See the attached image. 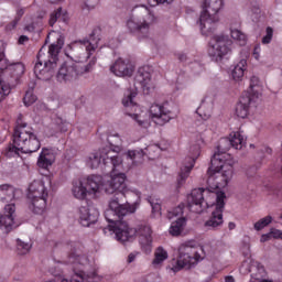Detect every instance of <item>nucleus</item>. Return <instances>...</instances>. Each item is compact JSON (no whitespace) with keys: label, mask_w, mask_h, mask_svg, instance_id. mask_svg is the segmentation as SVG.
<instances>
[{"label":"nucleus","mask_w":282,"mask_h":282,"mask_svg":"<svg viewBox=\"0 0 282 282\" xmlns=\"http://www.w3.org/2000/svg\"><path fill=\"white\" fill-rule=\"evenodd\" d=\"M100 162H102V154L99 150L98 152L89 155V158L87 160V165L90 169H98L100 166Z\"/></svg>","instance_id":"34"},{"label":"nucleus","mask_w":282,"mask_h":282,"mask_svg":"<svg viewBox=\"0 0 282 282\" xmlns=\"http://www.w3.org/2000/svg\"><path fill=\"white\" fill-rule=\"evenodd\" d=\"M225 282H235V278L232 275H227Z\"/></svg>","instance_id":"61"},{"label":"nucleus","mask_w":282,"mask_h":282,"mask_svg":"<svg viewBox=\"0 0 282 282\" xmlns=\"http://www.w3.org/2000/svg\"><path fill=\"white\" fill-rule=\"evenodd\" d=\"M150 115L155 124L163 127L166 122H171V110L166 109L164 106L153 104L150 107Z\"/></svg>","instance_id":"18"},{"label":"nucleus","mask_w":282,"mask_h":282,"mask_svg":"<svg viewBox=\"0 0 282 282\" xmlns=\"http://www.w3.org/2000/svg\"><path fill=\"white\" fill-rule=\"evenodd\" d=\"M95 65L96 57H93L86 65L74 61L64 62L57 72V80H59V83L76 80L78 76H85V74L94 72Z\"/></svg>","instance_id":"8"},{"label":"nucleus","mask_w":282,"mask_h":282,"mask_svg":"<svg viewBox=\"0 0 282 282\" xmlns=\"http://www.w3.org/2000/svg\"><path fill=\"white\" fill-rule=\"evenodd\" d=\"M55 124L57 126V131H62L63 133H65V131H67V123H65V121H63V118L57 117L55 119Z\"/></svg>","instance_id":"48"},{"label":"nucleus","mask_w":282,"mask_h":282,"mask_svg":"<svg viewBox=\"0 0 282 282\" xmlns=\"http://www.w3.org/2000/svg\"><path fill=\"white\" fill-rule=\"evenodd\" d=\"M177 58L181 63H185V61L187 59V56L185 53H178L177 54Z\"/></svg>","instance_id":"57"},{"label":"nucleus","mask_w":282,"mask_h":282,"mask_svg":"<svg viewBox=\"0 0 282 282\" xmlns=\"http://www.w3.org/2000/svg\"><path fill=\"white\" fill-rule=\"evenodd\" d=\"M149 204L151 205L152 207V213L155 215V214H159L161 215V210H162V203L160 202V198H155L153 196H150L149 199H148Z\"/></svg>","instance_id":"40"},{"label":"nucleus","mask_w":282,"mask_h":282,"mask_svg":"<svg viewBox=\"0 0 282 282\" xmlns=\"http://www.w3.org/2000/svg\"><path fill=\"white\" fill-rule=\"evenodd\" d=\"M98 30L95 29L89 35V39L79 40L77 43H80V45L86 46V52H88L87 58L91 56V52H96L98 48V43L100 41V37L98 36Z\"/></svg>","instance_id":"23"},{"label":"nucleus","mask_w":282,"mask_h":282,"mask_svg":"<svg viewBox=\"0 0 282 282\" xmlns=\"http://www.w3.org/2000/svg\"><path fill=\"white\" fill-rule=\"evenodd\" d=\"M14 213H17V207L14 204H9L4 207V214L0 215V228L10 232L13 228L19 226L17 221H14Z\"/></svg>","instance_id":"17"},{"label":"nucleus","mask_w":282,"mask_h":282,"mask_svg":"<svg viewBox=\"0 0 282 282\" xmlns=\"http://www.w3.org/2000/svg\"><path fill=\"white\" fill-rule=\"evenodd\" d=\"M231 39L237 41L240 46H243L248 43V36H246L243 32L237 29L231 30Z\"/></svg>","instance_id":"36"},{"label":"nucleus","mask_w":282,"mask_h":282,"mask_svg":"<svg viewBox=\"0 0 282 282\" xmlns=\"http://www.w3.org/2000/svg\"><path fill=\"white\" fill-rule=\"evenodd\" d=\"M101 153V160L104 166H108V169L111 170V173L116 171L117 166H120L122 164V159L118 155L120 151H116V149L111 147H105L102 149H99Z\"/></svg>","instance_id":"14"},{"label":"nucleus","mask_w":282,"mask_h":282,"mask_svg":"<svg viewBox=\"0 0 282 282\" xmlns=\"http://www.w3.org/2000/svg\"><path fill=\"white\" fill-rule=\"evenodd\" d=\"M41 149V141L34 133L32 128H28V123L21 122V118L18 119V126L13 132V144L8 147L7 155L10 158V153L19 155L21 153H36Z\"/></svg>","instance_id":"2"},{"label":"nucleus","mask_w":282,"mask_h":282,"mask_svg":"<svg viewBox=\"0 0 282 282\" xmlns=\"http://www.w3.org/2000/svg\"><path fill=\"white\" fill-rule=\"evenodd\" d=\"M271 239H272V234L269 232V234L262 235L260 241L261 243H265V241H270Z\"/></svg>","instance_id":"55"},{"label":"nucleus","mask_w":282,"mask_h":282,"mask_svg":"<svg viewBox=\"0 0 282 282\" xmlns=\"http://www.w3.org/2000/svg\"><path fill=\"white\" fill-rule=\"evenodd\" d=\"M37 166L40 169H47L48 166H52V154L50 153V150L43 149L39 159H37Z\"/></svg>","instance_id":"29"},{"label":"nucleus","mask_w":282,"mask_h":282,"mask_svg":"<svg viewBox=\"0 0 282 282\" xmlns=\"http://www.w3.org/2000/svg\"><path fill=\"white\" fill-rule=\"evenodd\" d=\"M229 140L232 149L241 150L246 147V140L243 139V135H241V132H232Z\"/></svg>","instance_id":"31"},{"label":"nucleus","mask_w":282,"mask_h":282,"mask_svg":"<svg viewBox=\"0 0 282 282\" xmlns=\"http://www.w3.org/2000/svg\"><path fill=\"white\" fill-rule=\"evenodd\" d=\"M61 12H63V8L59 7L57 10L53 11L50 14L48 24L51 25V28H54L56 21L61 20Z\"/></svg>","instance_id":"43"},{"label":"nucleus","mask_w":282,"mask_h":282,"mask_svg":"<svg viewBox=\"0 0 282 282\" xmlns=\"http://www.w3.org/2000/svg\"><path fill=\"white\" fill-rule=\"evenodd\" d=\"M108 143L111 149H115V151H121L122 149V139H120L119 134H110L108 137Z\"/></svg>","instance_id":"37"},{"label":"nucleus","mask_w":282,"mask_h":282,"mask_svg":"<svg viewBox=\"0 0 282 282\" xmlns=\"http://www.w3.org/2000/svg\"><path fill=\"white\" fill-rule=\"evenodd\" d=\"M63 47V41L57 40V44L42 46L37 53V62L34 66V74L40 80H50L56 74L58 63V52Z\"/></svg>","instance_id":"3"},{"label":"nucleus","mask_w":282,"mask_h":282,"mask_svg":"<svg viewBox=\"0 0 282 282\" xmlns=\"http://www.w3.org/2000/svg\"><path fill=\"white\" fill-rule=\"evenodd\" d=\"M199 259H202V256L198 254L197 250H195V247L188 243L181 245L178 248V258L174 270L176 272L184 268L185 270H191V268H193V265H195Z\"/></svg>","instance_id":"10"},{"label":"nucleus","mask_w":282,"mask_h":282,"mask_svg":"<svg viewBox=\"0 0 282 282\" xmlns=\"http://www.w3.org/2000/svg\"><path fill=\"white\" fill-rule=\"evenodd\" d=\"M184 226H186V218H178L176 221L172 223L170 227V235H172V237H180L184 230Z\"/></svg>","instance_id":"30"},{"label":"nucleus","mask_w":282,"mask_h":282,"mask_svg":"<svg viewBox=\"0 0 282 282\" xmlns=\"http://www.w3.org/2000/svg\"><path fill=\"white\" fill-rule=\"evenodd\" d=\"M6 57L3 51H0V63ZM2 78L4 83H7L6 87H9V91L12 87H17L19 83H21V78L25 74V64L18 62L9 64L4 69L0 67Z\"/></svg>","instance_id":"9"},{"label":"nucleus","mask_w":282,"mask_h":282,"mask_svg":"<svg viewBox=\"0 0 282 282\" xmlns=\"http://www.w3.org/2000/svg\"><path fill=\"white\" fill-rule=\"evenodd\" d=\"M127 174H111L110 180L102 184V188L107 195H113L109 202V208L105 212L107 221H118L120 217L133 215L138 207L135 204H124L127 193Z\"/></svg>","instance_id":"1"},{"label":"nucleus","mask_w":282,"mask_h":282,"mask_svg":"<svg viewBox=\"0 0 282 282\" xmlns=\"http://www.w3.org/2000/svg\"><path fill=\"white\" fill-rule=\"evenodd\" d=\"M59 21H63V23H67V21H69V17L67 15L66 11H61Z\"/></svg>","instance_id":"56"},{"label":"nucleus","mask_w":282,"mask_h":282,"mask_svg":"<svg viewBox=\"0 0 282 282\" xmlns=\"http://www.w3.org/2000/svg\"><path fill=\"white\" fill-rule=\"evenodd\" d=\"M204 193H206V189L196 188L193 189L189 195H187V207L191 213L202 215V213L209 207L206 199H204Z\"/></svg>","instance_id":"13"},{"label":"nucleus","mask_w":282,"mask_h":282,"mask_svg":"<svg viewBox=\"0 0 282 282\" xmlns=\"http://www.w3.org/2000/svg\"><path fill=\"white\" fill-rule=\"evenodd\" d=\"M134 80L141 85L144 94H151V89H155L153 82H151V70L148 66H143L138 69Z\"/></svg>","instance_id":"19"},{"label":"nucleus","mask_w":282,"mask_h":282,"mask_svg":"<svg viewBox=\"0 0 282 282\" xmlns=\"http://www.w3.org/2000/svg\"><path fill=\"white\" fill-rule=\"evenodd\" d=\"M135 257H138V253H130L128 256V263H133L135 261Z\"/></svg>","instance_id":"58"},{"label":"nucleus","mask_w":282,"mask_h":282,"mask_svg":"<svg viewBox=\"0 0 282 282\" xmlns=\"http://www.w3.org/2000/svg\"><path fill=\"white\" fill-rule=\"evenodd\" d=\"M65 250L68 254V262L73 265H85L87 262V257L80 251V243L67 242L65 245Z\"/></svg>","instance_id":"15"},{"label":"nucleus","mask_w":282,"mask_h":282,"mask_svg":"<svg viewBox=\"0 0 282 282\" xmlns=\"http://www.w3.org/2000/svg\"><path fill=\"white\" fill-rule=\"evenodd\" d=\"M196 113H198L203 120H208V118H210V110L204 112V106L197 108Z\"/></svg>","instance_id":"50"},{"label":"nucleus","mask_w":282,"mask_h":282,"mask_svg":"<svg viewBox=\"0 0 282 282\" xmlns=\"http://www.w3.org/2000/svg\"><path fill=\"white\" fill-rule=\"evenodd\" d=\"M25 30H28V32H34V24L26 25Z\"/></svg>","instance_id":"60"},{"label":"nucleus","mask_w":282,"mask_h":282,"mask_svg":"<svg viewBox=\"0 0 282 282\" xmlns=\"http://www.w3.org/2000/svg\"><path fill=\"white\" fill-rule=\"evenodd\" d=\"M6 96H10V87L6 86V82L0 80V102Z\"/></svg>","instance_id":"46"},{"label":"nucleus","mask_w":282,"mask_h":282,"mask_svg":"<svg viewBox=\"0 0 282 282\" xmlns=\"http://www.w3.org/2000/svg\"><path fill=\"white\" fill-rule=\"evenodd\" d=\"M221 8H224V0H204L198 23L200 32L205 36L215 32V25L219 23V11Z\"/></svg>","instance_id":"7"},{"label":"nucleus","mask_w":282,"mask_h":282,"mask_svg":"<svg viewBox=\"0 0 282 282\" xmlns=\"http://www.w3.org/2000/svg\"><path fill=\"white\" fill-rule=\"evenodd\" d=\"M270 224H272V216H265L264 218L258 220L253 228L254 230H263V228H265L267 226H270Z\"/></svg>","instance_id":"41"},{"label":"nucleus","mask_w":282,"mask_h":282,"mask_svg":"<svg viewBox=\"0 0 282 282\" xmlns=\"http://www.w3.org/2000/svg\"><path fill=\"white\" fill-rule=\"evenodd\" d=\"M47 187L43 181H33L29 186V199H34L36 197H47Z\"/></svg>","instance_id":"22"},{"label":"nucleus","mask_w":282,"mask_h":282,"mask_svg":"<svg viewBox=\"0 0 282 282\" xmlns=\"http://www.w3.org/2000/svg\"><path fill=\"white\" fill-rule=\"evenodd\" d=\"M98 217H100V213L96 207L89 205L79 207V224L84 226V228H89V226L96 224Z\"/></svg>","instance_id":"16"},{"label":"nucleus","mask_w":282,"mask_h":282,"mask_svg":"<svg viewBox=\"0 0 282 282\" xmlns=\"http://www.w3.org/2000/svg\"><path fill=\"white\" fill-rule=\"evenodd\" d=\"M261 91H263V86L261 85L259 77L252 76L250 79L249 90H247V93H249L250 96L254 100H257V98H259V96H261Z\"/></svg>","instance_id":"28"},{"label":"nucleus","mask_w":282,"mask_h":282,"mask_svg":"<svg viewBox=\"0 0 282 282\" xmlns=\"http://www.w3.org/2000/svg\"><path fill=\"white\" fill-rule=\"evenodd\" d=\"M246 65L248 62L246 59H241L232 69L231 76L234 80H241L243 78V73L246 72Z\"/></svg>","instance_id":"32"},{"label":"nucleus","mask_w":282,"mask_h":282,"mask_svg":"<svg viewBox=\"0 0 282 282\" xmlns=\"http://www.w3.org/2000/svg\"><path fill=\"white\" fill-rule=\"evenodd\" d=\"M26 41H30V39L26 35H21L19 37L20 45H23V43H26Z\"/></svg>","instance_id":"59"},{"label":"nucleus","mask_w":282,"mask_h":282,"mask_svg":"<svg viewBox=\"0 0 282 282\" xmlns=\"http://www.w3.org/2000/svg\"><path fill=\"white\" fill-rule=\"evenodd\" d=\"M154 260H153V265H160V263H162L163 261H166V259H169V252H166V250H164V248L159 247L155 251L154 254Z\"/></svg>","instance_id":"35"},{"label":"nucleus","mask_w":282,"mask_h":282,"mask_svg":"<svg viewBox=\"0 0 282 282\" xmlns=\"http://www.w3.org/2000/svg\"><path fill=\"white\" fill-rule=\"evenodd\" d=\"M271 237H273V239H282V231L279 229H273L271 231Z\"/></svg>","instance_id":"53"},{"label":"nucleus","mask_w":282,"mask_h":282,"mask_svg":"<svg viewBox=\"0 0 282 282\" xmlns=\"http://www.w3.org/2000/svg\"><path fill=\"white\" fill-rule=\"evenodd\" d=\"M224 199H226V193H216V209L212 213L209 219L204 224V227L207 230H215L219 228V226L224 225V208L226 206V202H224Z\"/></svg>","instance_id":"12"},{"label":"nucleus","mask_w":282,"mask_h":282,"mask_svg":"<svg viewBox=\"0 0 282 282\" xmlns=\"http://www.w3.org/2000/svg\"><path fill=\"white\" fill-rule=\"evenodd\" d=\"M232 166H235V160L219 158V154H214L210 160V166L207 171V175L210 178L214 177L217 188L228 186L230 180H232Z\"/></svg>","instance_id":"6"},{"label":"nucleus","mask_w":282,"mask_h":282,"mask_svg":"<svg viewBox=\"0 0 282 282\" xmlns=\"http://www.w3.org/2000/svg\"><path fill=\"white\" fill-rule=\"evenodd\" d=\"M214 44L208 50V55L210 56L212 61L219 63L226 54H230L232 51V40L228 37V35H214L213 37Z\"/></svg>","instance_id":"11"},{"label":"nucleus","mask_w":282,"mask_h":282,"mask_svg":"<svg viewBox=\"0 0 282 282\" xmlns=\"http://www.w3.org/2000/svg\"><path fill=\"white\" fill-rule=\"evenodd\" d=\"M23 102L25 107H31V105H34L36 102V95H34L32 90L26 91L23 98Z\"/></svg>","instance_id":"42"},{"label":"nucleus","mask_w":282,"mask_h":282,"mask_svg":"<svg viewBox=\"0 0 282 282\" xmlns=\"http://www.w3.org/2000/svg\"><path fill=\"white\" fill-rule=\"evenodd\" d=\"M180 215H184V204H180L172 212H169L167 219H173V217H180Z\"/></svg>","instance_id":"45"},{"label":"nucleus","mask_w":282,"mask_h":282,"mask_svg":"<svg viewBox=\"0 0 282 282\" xmlns=\"http://www.w3.org/2000/svg\"><path fill=\"white\" fill-rule=\"evenodd\" d=\"M24 14H25V11L23 9L18 10L14 20L11 22L12 28H17V25L21 21V17H23Z\"/></svg>","instance_id":"49"},{"label":"nucleus","mask_w":282,"mask_h":282,"mask_svg":"<svg viewBox=\"0 0 282 282\" xmlns=\"http://www.w3.org/2000/svg\"><path fill=\"white\" fill-rule=\"evenodd\" d=\"M100 182H102V178L97 175H90L84 181V184L89 195H91V193L95 194L100 191Z\"/></svg>","instance_id":"26"},{"label":"nucleus","mask_w":282,"mask_h":282,"mask_svg":"<svg viewBox=\"0 0 282 282\" xmlns=\"http://www.w3.org/2000/svg\"><path fill=\"white\" fill-rule=\"evenodd\" d=\"M155 21V15L144 6L135 7L132 11V18L127 21V28L131 34L139 39H149L151 34V24Z\"/></svg>","instance_id":"4"},{"label":"nucleus","mask_w":282,"mask_h":282,"mask_svg":"<svg viewBox=\"0 0 282 282\" xmlns=\"http://www.w3.org/2000/svg\"><path fill=\"white\" fill-rule=\"evenodd\" d=\"M110 72L115 74V76H128V78H130V76H133V66L130 63L124 62L122 58H119L112 66H110Z\"/></svg>","instance_id":"21"},{"label":"nucleus","mask_w":282,"mask_h":282,"mask_svg":"<svg viewBox=\"0 0 282 282\" xmlns=\"http://www.w3.org/2000/svg\"><path fill=\"white\" fill-rule=\"evenodd\" d=\"M138 96L137 93H129L123 99H122V105L123 107H135L137 104L133 101V98Z\"/></svg>","instance_id":"44"},{"label":"nucleus","mask_w":282,"mask_h":282,"mask_svg":"<svg viewBox=\"0 0 282 282\" xmlns=\"http://www.w3.org/2000/svg\"><path fill=\"white\" fill-rule=\"evenodd\" d=\"M127 155L132 160L133 164H142V162H144V155H147V152H144V150H129Z\"/></svg>","instance_id":"33"},{"label":"nucleus","mask_w":282,"mask_h":282,"mask_svg":"<svg viewBox=\"0 0 282 282\" xmlns=\"http://www.w3.org/2000/svg\"><path fill=\"white\" fill-rule=\"evenodd\" d=\"M122 219H124V216H119L118 221H108V224L113 225L118 241L124 243L127 241H131V239L138 235L141 246H151L153 239L151 238L152 231L150 226L141 225L138 229H135L129 227V224Z\"/></svg>","instance_id":"5"},{"label":"nucleus","mask_w":282,"mask_h":282,"mask_svg":"<svg viewBox=\"0 0 282 282\" xmlns=\"http://www.w3.org/2000/svg\"><path fill=\"white\" fill-rule=\"evenodd\" d=\"M31 202V210L35 215H43L45 213V209L47 208V197H35V198H29Z\"/></svg>","instance_id":"25"},{"label":"nucleus","mask_w":282,"mask_h":282,"mask_svg":"<svg viewBox=\"0 0 282 282\" xmlns=\"http://www.w3.org/2000/svg\"><path fill=\"white\" fill-rule=\"evenodd\" d=\"M18 254H28L32 250V243L25 240H17Z\"/></svg>","instance_id":"38"},{"label":"nucleus","mask_w":282,"mask_h":282,"mask_svg":"<svg viewBox=\"0 0 282 282\" xmlns=\"http://www.w3.org/2000/svg\"><path fill=\"white\" fill-rule=\"evenodd\" d=\"M194 164H191L188 166H185L184 169H181V173L177 178L178 186H182L186 180H188V175L191 174V171H193Z\"/></svg>","instance_id":"39"},{"label":"nucleus","mask_w":282,"mask_h":282,"mask_svg":"<svg viewBox=\"0 0 282 282\" xmlns=\"http://www.w3.org/2000/svg\"><path fill=\"white\" fill-rule=\"evenodd\" d=\"M133 120H135L139 124V127H144L147 124V121L140 119V115H130Z\"/></svg>","instance_id":"52"},{"label":"nucleus","mask_w":282,"mask_h":282,"mask_svg":"<svg viewBox=\"0 0 282 282\" xmlns=\"http://www.w3.org/2000/svg\"><path fill=\"white\" fill-rule=\"evenodd\" d=\"M267 153H272V149H268V150H267Z\"/></svg>","instance_id":"64"},{"label":"nucleus","mask_w":282,"mask_h":282,"mask_svg":"<svg viewBox=\"0 0 282 282\" xmlns=\"http://www.w3.org/2000/svg\"><path fill=\"white\" fill-rule=\"evenodd\" d=\"M273 34H274V30L271 26H268L267 34H265V36L262 37V43L264 45H268V43H270V41H272Z\"/></svg>","instance_id":"47"},{"label":"nucleus","mask_w":282,"mask_h":282,"mask_svg":"<svg viewBox=\"0 0 282 282\" xmlns=\"http://www.w3.org/2000/svg\"><path fill=\"white\" fill-rule=\"evenodd\" d=\"M254 97L250 93H242L240 99L236 106V116L238 118H248L250 106L254 102Z\"/></svg>","instance_id":"20"},{"label":"nucleus","mask_w":282,"mask_h":282,"mask_svg":"<svg viewBox=\"0 0 282 282\" xmlns=\"http://www.w3.org/2000/svg\"><path fill=\"white\" fill-rule=\"evenodd\" d=\"M155 1H156V3H167V6H169V4H171V2L173 0H155Z\"/></svg>","instance_id":"62"},{"label":"nucleus","mask_w":282,"mask_h":282,"mask_svg":"<svg viewBox=\"0 0 282 282\" xmlns=\"http://www.w3.org/2000/svg\"><path fill=\"white\" fill-rule=\"evenodd\" d=\"M228 228H229V230H235V228H236L235 223H229Z\"/></svg>","instance_id":"63"},{"label":"nucleus","mask_w":282,"mask_h":282,"mask_svg":"<svg viewBox=\"0 0 282 282\" xmlns=\"http://www.w3.org/2000/svg\"><path fill=\"white\" fill-rule=\"evenodd\" d=\"M232 149V143L230 142V138H221L217 145V152L214 155H218L219 158H225V160H235L230 156V154H226L227 151Z\"/></svg>","instance_id":"24"},{"label":"nucleus","mask_w":282,"mask_h":282,"mask_svg":"<svg viewBox=\"0 0 282 282\" xmlns=\"http://www.w3.org/2000/svg\"><path fill=\"white\" fill-rule=\"evenodd\" d=\"M242 254L243 257H246L247 259H250V243H245L242 246Z\"/></svg>","instance_id":"51"},{"label":"nucleus","mask_w":282,"mask_h":282,"mask_svg":"<svg viewBox=\"0 0 282 282\" xmlns=\"http://www.w3.org/2000/svg\"><path fill=\"white\" fill-rule=\"evenodd\" d=\"M0 191H7L9 193H14V187H12V185L4 184V185H0Z\"/></svg>","instance_id":"54"},{"label":"nucleus","mask_w":282,"mask_h":282,"mask_svg":"<svg viewBox=\"0 0 282 282\" xmlns=\"http://www.w3.org/2000/svg\"><path fill=\"white\" fill-rule=\"evenodd\" d=\"M72 193L76 199H85L89 194L85 185V181H74Z\"/></svg>","instance_id":"27"}]
</instances>
